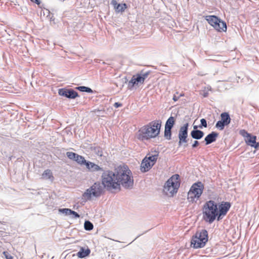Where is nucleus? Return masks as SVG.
<instances>
[{
	"label": "nucleus",
	"mask_w": 259,
	"mask_h": 259,
	"mask_svg": "<svg viewBox=\"0 0 259 259\" xmlns=\"http://www.w3.org/2000/svg\"><path fill=\"white\" fill-rule=\"evenodd\" d=\"M102 183L108 191L120 190V186L126 189H131L134 186L132 173L126 165H119L114 171L103 170L101 176Z\"/></svg>",
	"instance_id": "nucleus-1"
},
{
	"label": "nucleus",
	"mask_w": 259,
	"mask_h": 259,
	"mask_svg": "<svg viewBox=\"0 0 259 259\" xmlns=\"http://www.w3.org/2000/svg\"><path fill=\"white\" fill-rule=\"evenodd\" d=\"M161 121L156 120L141 127L137 134V138L141 141H148L158 136L161 126Z\"/></svg>",
	"instance_id": "nucleus-2"
},
{
	"label": "nucleus",
	"mask_w": 259,
	"mask_h": 259,
	"mask_svg": "<svg viewBox=\"0 0 259 259\" xmlns=\"http://www.w3.org/2000/svg\"><path fill=\"white\" fill-rule=\"evenodd\" d=\"M218 204L213 200L206 201L202 207L203 219L209 224L212 223L218 218Z\"/></svg>",
	"instance_id": "nucleus-3"
},
{
	"label": "nucleus",
	"mask_w": 259,
	"mask_h": 259,
	"mask_svg": "<svg viewBox=\"0 0 259 259\" xmlns=\"http://www.w3.org/2000/svg\"><path fill=\"white\" fill-rule=\"evenodd\" d=\"M208 240V232L206 230L198 231L192 237L191 246L194 248H202L204 247Z\"/></svg>",
	"instance_id": "nucleus-4"
},
{
	"label": "nucleus",
	"mask_w": 259,
	"mask_h": 259,
	"mask_svg": "<svg viewBox=\"0 0 259 259\" xmlns=\"http://www.w3.org/2000/svg\"><path fill=\"white\" fill-rule=\"evenodd\" d=\"M179 178V175L175 174L166 182L164 186L163 191L166 195L172 196L174 194L177 193L180 186Z\"/></svg>",
	"instance_id": "nucleus-5"
},
{
	"label": "nucleus",
	"mask_w": 259,
	"mask_h": 259,
	"mask_svg": "<svg viewBox=\"0 0 259 259\" xmlns=\"http://www.w3.org/2000/svg\"><path fill=\"white\" fill-rule=\"evenodd\" d=\"M104 187L102 183L97 182L87 189L82 195L86 200H91L92 197L98 198L104 193Z\"/></svg>",
	"instance_id": "nucleus-6"
},
{
	"label": "nucleus",
	"mask_w": 259,
	"mask_h": 259,
	"mask_svg": "<svg viewBox=\"0 0 259 259\" xmlns=\"http://www.w3.org/2000/svg\"><path fill=\"white\" fill-rule=\"evenodd\" d=\"M150 70L143 69L134 75L127 84L128 89L132 90L135 86H139L144 83L145 80L151 73Z\"/></svg>",
	"instance_id": "nucleus-7"
},
{
	"label": "nucleus",
	"mask_w": 259,
	"mask_h": 259,
	"mask_svg": "<svg viewBox=\"0 0 259 259\" xmlns=\"http://www.w3.org/2000/svg\"><path fill=\"white\" fill-rule=\"evenodd\" d=\"M204 189V185L201 182L194 183L188 193L187 199L190 202H196L200 197Z\"/></svg>",
	"instance_id": "nucleus-8"
},
{
	"label": "nucleus",
	"mask_w": 259,
	"mask_h": 259,
	"mask_svg": "<svg viewBox=\"0 0 259 259\" xmlns=\"http://www.w3.org/2000/svg\"><path fill=\"white\" fill-rule=\"evenodd\" d=\"M205 19L218 31H226L227 24L225 22L215 15H208L205 17Z\"/></svg>",
	"instance_id": "nucleus-9"
},
{
	"label": "nucleus",
	"mask_w": 259,
	"mask_h": 259,
	"mask_svg": "<svg viewBox=\"0 0 259 259\" xmlns=\"http://www.w3.org/2000/svg\"><path fill=\"white\" fill-rule=\"evenodd\" d=\"M189 126V124L186 123L180 128L178 133L179 146H181L184 143H187L189 140L188 139Z\"/></svg>",
	"instance_id": "nucleus-10"
},
{
	"label": "nucleus",
	"mask_w": 259,
	"mask_h": 259,
	"mask_svg": "<svg viewBox=\"0 0 259 259\" xmlns=\"http://www.w3.org/2000/svg\"><path fill=\"white\" fill-rule=\"evenodd\" d=\"M221 120L217 122L215 127L220 131L224 129L225 126L228 125L231 122V117L228 112H223L221 114Z\"/></svg>",
	"instance_id": "nucleus-11"
},
{
	"label": "nucleus",
	"mask_w": 259,
	"mask_h": 259,
	"mask_svg": "<svg viewBox=\"0 0 259 259\" xmlns=\"http://www.w3.org/2000/svg\"><path fill=\"white\" fill-rule=\"evenodd\" d=\"M58 94L60 96L65 97L69 99H74L79 97L78 93L73 89H67L66 88L59 89Z\"/></svg>",
	"instance_id": "nucleus-12"
},
{
	"label": "nucleus",
	"mask_w": 259,
	"mask_h": 259,
	"mask_svg": "<svg viewBox=\"0 0 259 259\" xmlns=\"http://www.w3.org/2000/svg\"><path fill=\"white\" fill-rule=\"evenodd\" d=\"M231 206V204L229 202H222L218 205V221L221 220L223 217L226 215Z\"/></svg>",
	"instance_id": "nucleus-13"
},
{
	"label": "nucleus",
	"mask_w": 259,
	"mask_h": 259,
	"mask_svg": "<svg viewBox=\"0 0 259 259\" xmlns=\"http://www.w3.org/2000/svg\"><path fill=\"white\" fill-rule=\"evenodd\" d=\"M256 137L255 136L252 135L251 134H250V135L245 140L247 145L257 149L259 148V143L256 142Z\"/></svg>",
	"instance_id": "nucleus-14"
},
{
	"label": "nucleus",
	"mask_w": 259,
	"mask_h": 259,
	"mask_svg": "<svg viewBox=\"0 0 259 259\" xmlns=\"http://www.w3.org/2000/svg\"><path fill=\"white\" fill-rule=\"evenodd\" d=\"M218 136L219 133L215 132H212L208 134L204 138L205 145H208L214 142L217 140V138Z\"/></svg>",
	"instance_id": "nucleus-15"
},
{
	"label": "nucleus",
	"mask_w": 259,
	"mask_h": 259,
	"mask_svg": "<svg viewBox=\"0 0 259 259\" xmlns=\"http://www.w3.org/2000/svg\"><path fill=\"white\" fill-rule=\"evenodd\" d=\"M84 165H85L86 167L91 171H103L104 170L102 167H101L98 165L91 161H87Z\"/></svg>",
	"instance_id": "nucleus-16"
},
{
	"label": "nucleus",
	"mask_w": 259,
	"mask_h": 259,
	"mask_svg": "<svg viewBox=\"0 0 259 259\" xmlns=\"http://www.w3.org/2000/svg\"><path fill=\"white\" fill-rule=\"evenodd\" d=\"M153 166V163H151L150 161H148L146 159L144 158L141 164V171L142 172H146L150 169Z\"/></svg>",
	"instance_id": "nucleus-17"
},
{
	"label": "nucleus",
	"mask_w": 259,
	"mask_h": 259,
	"mask_svg": "<svg viewBox=\"0 0 259 259\" xmlns=\"http://www.w3.org/2000/svg\"><path fill=\"white\" fill-rule=\"evenodd\" d=\"M90 253L91 250L88 247L87 248L84 247H81L79 251L77 253V255L78 258H82L88 256Z\"/></svg>",
	"instance_id": "nucleus-18"
},
{
	"label": "nucleus",
	"mask_w": 259,
	"mask_h": 259,
	"mask_svg": "<svg viewBox=\"0 0 259 259\" xmlns=\"http://www.w3.org/2000/svg\"><path fill=\"white\" fill-rule=\"evenodd\" d=\"M204 135V132L201 130H192L190 133L191 138L197 140L203 138Z\"/></svg>",
	"instance_id": "nucleus-19"
},
{
	"label": "nucleus",
	"mask_w": 259,
	"mask_h": 259,
	"mask_svg": "<svg viewBox=\"0 0 259 259\" xmlns=\"http://www.w3.org/2000/svg\"><path fill=\"white\" fill-rule=\"evenodd\" d=\"M112 3L114 5V8L117 12H123L127 8V5L125 3L117 4L115 1L112 2Z\"/></svg>",
	"instance_id": "nucleus-20"
},
{
	"label": "nucleus",
	"mask_w": 259,
	"mask_h": 259,
	"mask_svg": "<svg viewBox=\"0 0 259 259\" xmlns=\"http://www.w3.org/2000/svg\"><path fill=\"white\" fill-rule=\"evenodd\" d=\"M175 124V119L173 116L169 117L166 120L164 127L172 129Z\"/></svg>",
	"instance_id": "nucleus-21"
},
{
	"label": "nucleus",
	"mask_w": 259,
	"mask_h": 259,
	"mask_svg": "<svg viewBox=\"0 0 259 259\" xmlns=\"http://www.w3.org/2000/svg\"><path fill=\"white\" fill-rule=\"evenodd\" d=\"M42 178L46 180H53L54 177L51 170H45L42 174Z\"/></svg>",
	"instance_id": "nucleus-22"
},
{
	"label": "nucleus",
	"mask_w": 259,
	"mask_h": 259,
	"mask_svg": "<svg viewBox=\"0 0 259 259\" xmlns=\"http://www.w3.org/2000/svg\"><path fill=\"white\" fill-rule=\"evenodd\" d=\"M75 89L82 92H86L88 93H93V91L89 87L85 86H79L75 88Z\"/></svg>",
	"instance_id": "nucleus-23"
},
{
	"label": "nucleus",
	"mask_w": 259,
	"mask_h": 259,
	"mask_svg": "<svg viewBox=\"0 0 259 259\" xmlns=\"http://www.w3.org/2000/svg\"><path fill=\"white\" fill-rule=\"evenodd\" d=\"M74 161L80 165H84L85 162L87 161L84 157L78 154L76 155V158Z\"/></svg>",
	"instance_id": "nucleus-24"
},
{
	"label": "nucleus",
	"mask_w": 259,
	"mask_h": 259,
	"mask_svg": "<svg viewBox=\"0 0 259 259\" xmlns=\"http://www.w3.org/2000/svg\"><path fill=\"white\" fill-rule=\"evenodd\" d=\"M94 228V225L92 222L89 220H86L84 223V228L86 231H91Z\"/></svg>",
	"instance_id": "nucleus-25"
},
{
	"label": "nucleus",
	"mask_w": 259,
	"mask_h": 259,
	"mask_svg": "<svg viewBox=\"0 0 259 259\" xmlns=\"http://www.w3.org/2000/svg\"><path fill=\"white\" fill-rule=\"evenodd\" d=\"M158 156V154L152 155L151 156H149L148 157H145L144 158L147 160L148 161H150L151 163H153V165L156 162L157 157Z\"/></svg>",
	"instance_id": "nucleus-26"
},
{
	"label": "nucleus",
	"mask_w": 259,
	"mask_h": 259,
	"mask_svg": "<svg viewBox=\"0 0 259 259\" xmlns=\"http://www.w3.org/2000/svg\"><path fill=\"white\" fill-rule=\"evenodd\" d=\"M164 136L167 140L171 139V129L164 127Z\"/></svg>",
	"instance_id": "nucleus-27"
},
{
	"label": "nucleus",
	"mask_w": 259,
	"mask_h": 259,
	"mask_svg": "<svg viewBox=\"0 0 259 259\" xmlns=\"http://www.w3.org/2000/svg\"><path fill=\"white\" fill-rule=\"evenodd\" d=\"M71 209L69 208H60L59 209V211L63 214H64L65 215L68 216L71 215Z\"/></svg>",
	"instance_id": "nucleus-28"
},
{
	"label": "nucleus",
	"mask_w": 259,
	"mask_h": 259,
	"mask_svg": "<svg viewBox=\"0 0 259 259\" xmlns=\"http://www.w3.org/2000/svg\"><path fill=\"white\" fill-rule=\"evenodd\" d=\"M94 152L98 156L102 157L103 156L102 149L100 147H96L94 148Z\"/></svg>",
	"instance_id": "nucleus-29"
},
{
	"label": "nucleus",
	"mask_w": 259,
	"mask_h": 259,
	"mask_svg": "<svg viewBox=\"0 0 259 259\" xmlns=\"http://www.w3.org/2000/svg\"><path fill=\"white\" fill-rule=\"evenodd\" d=\"M77 154L72 152H66L67 157L70 160H74Z\"/></svg>",
	"instance_id": "nucleus-30"
},
{
	"label": "nucleus",
	"mask_w": 259,
	"mask_h": 259,
	"mask_svg": "<svg viewBox=\"0 0 259 259\" xmlns=\"http://www.w3.org/2000/svg\"><path fill=\"white\" fill-rule=\"evenodd\" d=\"M239 134L240 135H241L242 137L246 138H248L250 135V134L248 133L246 130H241L239 131Z\"/></svg>",
	"instance_id": "nucleus-31"
},
{
	"label": "nucleus",
	"mask_w": 259,
	"mask_h": 259,
	"mask_svg": "<svg viewBox=\"0 0 259 259\" xmlns=\"http://www.w3.org/2000/svg\"><path fill=\"white\" fill-rule=\"evenodd\" d=\"M207 124L205 119L202 118L200 119V125H199V127L202 128V127H207Z\"/></svg>",
	"instance_id": "nucleus-32"
},
{
	"label": "nucleus",
	"mask_w": 259,
	"mask_h": 259,
	"mask_svg": "<svg viewBox=\"0 0 259 259\" xmlns=\"http://www.w3.org/2000/svg\"><path fill=\"white\" fill-rule=\"evenodd\" d=\"M71 215H72V218L74 219L79 218L80 217V215L78 213L72 210H71Z\"/></svg>",
	"instance_id": "nucleus-33"
},
{
	"label": "nucleus",
	"mask_w": 259,
	"mask_h": 259,
	"mask_svg": "<svg viewBox=\"0 0 259 259\" xmlns=\"http://www.w3.org/2000/svg\"><path fill=\"white\" fill-rule=\"evenodd\" d=\"M3 254L6 259H13V257L7 251H4Z\"/></svg>",
	"instance_id": "nucleus-34"
},
{
	"label": "nucleus",
	"mask_w": 259,
	"mask_h": 259,
	"mask_svg": "<svg viewBox=\"0 0 259 259\" xmlns=\"http://www.w3.org/2000/svg\"><path fill=\"white\" fill-rule=\"evenodd\" d=\"M199 142L197 141V140H195L192 145V148L193 149L196 148L199 145Z\"/></svg>",
	"instance_id": "nucleus-35"
},
{
	"label": "nucleus",
	"mask_w": 259,
	"mask_h": 259,
	"mask_svg": "<svg viewBox=\"0 0 259 259\" xmlns=\"http://www.w3.org/2000/svg\"><path fill=\"white\" fill-rule=\"evenodd\" d=\"M48 13H49V14L47 16V17L49 18V19H50V21H54L55 18H54L53 15H51L50 14V12L49 11H48Z\"/></svg>",
	"instance_id": "nucleus-36"
},
{
	"label": "nucleus",
	"mask_w": 259,
	"mask_h": 259,
	"mask_svg": "<svg viewBox=\"0 0 259 259\" xmlns=\"http://www.w3.org/2000/svg\"><path fill=\"white\" fill-rule=\"evenodd\" d=\"M182 96H183L182 94H181L180 96H177L176 95H174L172 97V100L175 102L177 101L179 99L180 97Z\"/></svg>",
	"instance_id": "nucleus-37"
},
{
	"label": "nucleus",
	"mask_w": 259,
	"mask_h": 259,
	"mask_svg": "<svg viewBox=\"0 0 259 259\" xmlns=\"http://www.w3.org/2000/svg\"><path fill=\"white\" fill-rule=\"evenodd\" d=\"M114 107L116 108H117L118 107H121L122 106V104L119 102H115L114 105Z\"/></svg>",
	"instance_id": "nucleus-38"
},
{
	"label": "nucleus",
	"mask_w": 259,
	"mask_h": 259,
	"mask_svg": "<svg viewBox=\"0 0 259 259\" xmlns=\"http://www.w3.org/2000/svg\"><path fill=\"white\" fill-rule=\"evenodd\" d=\"M32 3H35L38 6H39L41 4V1L40 0H30Z\"/></svg>",
	"instance_id": "nucleus-39"
},
{
	"label": "nucleus",
	"mask_w": 259,
	"mask_h": 259,
	"mask_svg": "<svg viewBox=\"0 0 259 259\" xmlns=\"http://www.w3.org/2000/svg\"><path fill=\"white\" fill-rule=\"evenodd\" d=\"M202 96L204 98L207 97L208 96V92H204L202 94Z\"/></svg>",
	"instance_id": "nucleus-40"
},
{
	"label": "nucleus",
	"mask_w": 259,
	"mask_h": 259,
	"mask_svg": "<svg viewBox=\"0 0 259 259\" xmlns=\"http://www.w3.org/2000/svg\"><path fill=\"white\" fill-rule=\"evenodd\" d=\"M101 110H99V109H95L93 111H92V112H93L94 113H97L98 112H101Z\"/></svg>",
	"instance_id": "nucleus-41"
},
{
	"label": "nucleus",
	"mask_w": 259,
	"mask_h": 259,
	"mask_svg": "<svg viewBox=\"0 0 259 259\" xmlns=\"http://www.w3.org/2000/svg\"><path fill=\"white\" fill-rule=\"evenodd\" d=\"M197 127H198V126H197V125H194V126H193V130H198L197 129Z\"/></svg>",
	"instance_id": "nucleus-42"
},
{
	"label": "nucleus",
	"mask_w": 259,
	"mask_h": 259,
	"mask_svg": "<svg viewBox=\"0 0 259 259\" xmlns=\"http://www.w3.org/2000/svg\"><path fill=\"white\" fill-rule=\"evenodd\" d=\"M187 145H188L187 144L185 145H184V147H186V146H187Z\"/></svg>",
	"instance_id": "nucleus-43"
}]
</instances>
